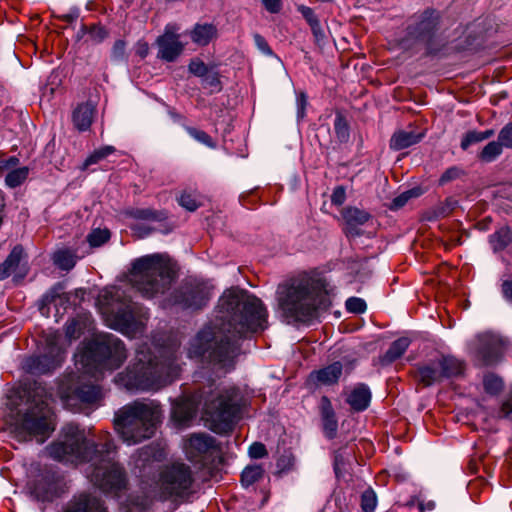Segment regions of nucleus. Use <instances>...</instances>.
Here are the masks:
<instances>
[{"label": "nucleus", "mask_w": 512, "mask_h": 512, "mask_svg": "<svg viewBox=\"0 0 512 512\" xmlns=\"http://www.w3.org/2000/svg\"><path fill=\"white\" fill-rule=\"evenodd\" d=\"M217 307L221 325L201 329L190 340L187 355L190 359L231 369L238 355L233 339L263 329L267 311L258 298L238 288L225 291Z\"/></svg>", "instance_id": "1"}, {"label": "nucleus", "mask_w": 512, "mask_h": 512, "mask_svg": "<svg viewBox=\"0 0 512 512\" xmlns=\"http://www.w3.org/2000/svg\"><path fill=\"white\" fill-rule=\"evenodd\" d=\"M61 436L45 448L49 457L59 462L90 463L88 479L106 494L119 497L128 489L126 470L114 459L116 446L108 432L101 433L96 444L86 438L84 430L70 423L63 427Z\"/></svg>", "instance_id": "2"}, {"label": "nucleus", "mask_w": 512, "mask_h": 512, "mask_svg": "<svg viewBox=\"0 0 512 512\" xmlns=\"http://www.w3.org/2000/svg\"><path fill=\"white\" fill-rule=\"evenodd\" d=\"M276 297L279 310L288 322L309 323L331 305L325 279L310 273L279 284Z\"/></svg>", "instance_id": "3"}, {"label": "nucleus", "mask_w": 512, "mask_h": 512, "mask_svg": "<svg viewBox=\"0 0 512 512\" xmlns=\"http://www.w3.org/2000/svg\"><path fill=\"white\" fill-rule=\"evenodd\" d=\"M179 344L161 347L154 355L144 344L138 347L133 363L117 374L115 383L126 390H156L172 382L180 372Z\"/></svg>", "instance_id": "4"}, {"label": "nucleus", "mask_w": 512, "mask_h": 512, "mask_svg": "<svg viewBox=\"0 0 512 512\" xmlns=\"http://www.w3.org/2000/svg\"><path fill=\"white\" fill-rule=\"evenodd\" d=\"M195 482L191 467L183 462H173L164 466L153 482L142 481L140 495H130L128 505L139 511L146 510L155 501H178L188 498Z\"/></svg>", "instance_id": "5"}, {"label": "nucleus", "mask_w": 512, "mask_h": 512, "mask_svg": "<svg viewBox=\"0 0 512 512\" xmlns=\"http://www.w3.org/2000/svg\"><path fill=\"white\" fill-rule=\"evenodd\" d=\"M100 310L110 328L128 337H136L145 331L149 318L142 305L123 297L119 288L105 289L99 296Z\"/></svg>", "instance_id": "6"}, {"label": "nucleus", "mask_w": 512, "mask_h": 512, "mask_svg": "<svg viewBox=\"0 0 512 512\" xmlns=\"http://www.w3.org/2000/svg\"><path fill=\"white\" fill-rule=\"evenodd\" d=\"M176 273V264L167 254H151L133 262L129 281L144 298L151 299L170 289Z\"/></svg>", "instance_id": "7"}, {"label": "nucleus", "mask_w": 512, "mask_h": 512, "mask_svg": "<svg viewBox=\"0 0 512 512\" xmlns=\"http://www.w3.org/2000/svg\"><path fill=\"white\" fill-rule=\"evenodd\" d=\"M160 416V405L156 401L135 400L115 413L114 427L125 443L138 444L153 436Z\"/></svg>", "instance_id": "8"}, {"label": "nucleus", "mask_w": 512, "mask_h": 512, "mask_svg": "<svg viewBox=\"0 0 512 512\" xmlns=\"http://www.w3.org/2000/svg\"><path fill=\"white\" fill-rule=\"evenodd\" d=\"M124 343L113 334L97 335L86 348L76 354V365L84 374L98 380L105 371L118 369L126 360Z\"/></svg>", "instance_id": "9"}, {"label": "nucleus", "mask_w": 512, "mask_h": 512, "mask_svg": "<svg viewBox=\"0 0 512 512\" xmlns=\"http://www.w3.org/2000/svg\"><path fill=\"white\" fill-rule=\"evenodd\" d=\"M245 405L244 395L238 387L215 389L204 400L202 419L213 432L225 434L233 429Z\"/></svg>", "instance_id": "10"}, {"label": "nucleus", "mask_w": 512, "mask_h": 512, "mask_svg": "<svg viewBox=\"0 0 512 512\" xmlns=\"http://www.w3.org/2000/svg\"><path fill=\"white\" fill-rule=\"evenodd\" d=\"M54 429L53 413L44 401L30 406L12 425L14 437L20 442L36 439L44 443Z\"/></svg>", "instance_id": "11"}, {"label": "nucleus", "mask_w": 512, "mask_h": 512, "mask_svg": "<svg viewBox=\"0 0 512 512\" xmlns=\"http://www.w3.org/2000/svg\"><path fill=\"white\" fill-rule=\"evenodd\" d=\"M440 23V12L435 9H426L414 14L409 19L402 45L408 46L407 42L411 40L424 44L428 54L434 53L433 43L440 29Z\"/></svg>", "instance_id": "12"}, {"label": "nucleus", "mask_w": 512, "mask_h": 512, "mask_svg": "<svg viewBox=\"0 0 512 512\" xmlns=\"http://www.w3.org/2000/svg\"><path fill=\"white\" fill-rule=\"evenodd\" d=\"M184 448L188 460L203 468H210L221 460V448L216 439L208 434L191 435Z\"/></svg>", "instance_id": "13"}, {"label": "nucleus", "mask_w": 512, "mask_h": 512, "mask_svg": "<svg viewBox=\"0 0 512 512\" xmlns=\"http://www.w3.org/2000/svg\"><path fill=\"white\" fill-rule=\"evenodd\" d=\"M59 338L60 335L57 333L50 335L46 340L49 352L38 357L30 358L27 361V367L30 372L43 374L60 365L62 362V351L57 345Z\"/></svg>", "instance_id": "14"}, {"label": "nucleus", "mask_w": 512, "mask_h": 512, "mask_svg": "<svg viewBox=\"0 0 512 512\" xmlns=\"http://www.w3.org/2000/svg\"><path fill=\"white\" fill-rule=\"evenodd\" d=\"M179 27L176 24H167L164 33L156 40L158 46V58L167 61H175L183 52L184 44L180 41Z\"/></svg>", "instance_id": "15"}, {"label": "nucleus", "mask_w": 512, "mask_h": 512, "mask_svg": "<svg viewBox=\"0 0 512 512\" xmlns=\"http://www.w3.org/2000/svg\"><path fill=\"white\" fill-rule=\"evenodd\" d=\"M59 485V478L54 473L46 472L29 483L28 489L37 501L52 502L61 494Z\"/></svg>", "instance_id": "16"}, {"label": "nucleus", "mask_w": 512, "mask_h": 512, "mask_svg": "<svg viewBox=\"0 0 512 512\" xmlns=\"http://www.w3.org/2000/svg\"><path fill=\"white\" fill-rule=\"evenodd\" d=\"M502 355V340L491 333L477 337L475 358L483 366H490L499 361Z\"/></svg>", "instance_id": "17"}, {"label": "nucleus", "mask_w": 512, "mask_h": 512, "mask_svg": "<svg viewBox=\"0 0 512 512\" xmlns=\"http://www.w3.org/2000/svg\"><path fill=\"white\" fill-rule=\"evenodd\" d=\"M210 293L202 284H185L174 296V302L183 308L200 309L206 305Z\"/></svg>", "instance_id": "18"}, {"label": "nucleus", "mask_w": 512, "mask_h": 512, "mask_svg": "<svg viewBox=\"0 0 512 512\" xmlns=\"http://www.w3.org/2000/svg\"><path fill=\"white\" fill-rule=\"evenodd\" d=\"M60 512H108L104 502L89 493L75 495Z\"/></svg>", "instance_id": "19"}, {"label": "nucleus", "mask_w": 512, "mask_h": 512, "mask_svg": "<svg viewBox=\"0 0 512 512\" xmlns=\"http://www.w3.org/2000/svg\"><path fill=\"white\" fill-rule=\"evenodd\" d=\"M342 372V363L336 361L322 369L312 371L308 381L316 386H332L338 383Z\"/></svg>", "instance_id": "20"}, {"label": "nucleus", "mask_w": 512, "mask_h": 512, "mask_svg": "<svg viewBox=\"0 0 512 512\" xmlns=\"http://www.w3.org/2000/svg\"><path fill=\"white\" fill-rule=\"evenodd\" d=\"M102 397L101 389L93 383L80 382V384L71 392L65 395V400L71 402L79 400L84 404H94Z\"/></svg>", "instance_id": "21"}, {"label": "nucleus", "mask_w": 512, "mask_h": 512, "mask_svg": "<svg viewBox=\"0 0 512 512\" xmlns=\"http://www.w3.org/2000/svg\"><path fill=\"white\" fill-rule=\"evenodd\" d=\"M96 107L92 102H84L77 105L72 112V122L74 127L80 131H87L94 120Z\"/></svg>", "instance_id": "22"}, {"label": "nucleus", "mask_w": 512, "mask_h": 512, "mask_svg": "<svg viewBox=\"0 0 512 512\" xmlns=\"http://www.w3.org/2000/svg\"><path fill=\"white\" fill-rule=\"evenodd\" d=\"M322 427L327 438L333 439L337 434L338 422L330 399L322 396L320 400Z\"/></svg>", "instance_id": "23"}, {"label": "nucleus", "mask_w": 512, "mask_h": 512, "mask_svg": "<svg viewBox=\"0 0 512 512\" xmlns=\"http://www.w3.org/2000/svg\"><path fill=\"white\" fill-rule=\"evenodd\" d=\"M342 217L346 224V234L358 236L360 233L357 228L370 219V214L356 207H346L342 211Z\"/></svg>", "instance_id": "24"}, {"label": "nucleus", "mask_w": 512, "mask_h": 512, "mask_svg": "<svg viewBox=\"0 0 512 512\" xmlns=\"http://www.w3.org/2000/svg\"><path fill=\"white\" fill-rule=\"evenodd\" d=\"M196 412V405L192 399L181 398L174 402L172 407V419L180 426L187 425Z\"/></svg>", "instance_id": "25"}, {"label": "nucleus", "mask_w": 512, "mask_h": 512, "mask_svg": "<svg viewBox=\"0 0 512 512\" xmlns=\"http://www.w3.org/2000/svg\"><path fill=\"white\" fill-rule=\"evenodd\" d=\"M346 401L352 410L357 412L364 411L370 404L371 391L366 384H357L349 393Z\"/></svg>", "instance_id": "26"}, {"label": "nucleus", "mask_w": 512, "mask_h": 512, "mask_svg": "<svg viewBox=\"0 0 512 512\" xmlns=\"http://www.w3.org/2000/svg\"><path fill=\"white\" fill-rule=\"evenodd\" d=\"M436 361L440 369L442 379L459 377L464 374L466 364L463 360H460L452 355H447L441 356Z\"/></svg>", "instance_id": "27"}, {"label": "nucleus", "mask_w": 512, "mask_h": 512, "mask_svg": "<svg viewBox=\"0 0 512 512\" xmlns=\"http://www.w3.org/2000/svg\"><path fill=\"white\" fill-rule=\"evenodd\" d=\"M424 134L415 130H399L395 132L390 140V148L393 150H403L421 141Z\"/></svg>", "instance_id": "28"}, {"label": "nucleus", "mask_w": 512, "mask_h": 512, "mask_svg": "<svg viewBox=\"0 0 512 512\" xmlns=\"http://www.w3.org/2000/svg\"><path fill=\"white\" fill-rule=\"evenodd\" d=\"M193 43L199 46L208 45L217 35V28L210 23L196 24L189 32Z\"/></svg>", "instance_id": "29"}, {"label": "nucleus", "mask_w": 512, "mask_h": 512, "mask_svg": "<svg viewBox=\"0 0 512 512\" xmlns=\"http://www.w3.org/2000/svg\"><path fill=\"white\" fill-rule=\"evenodd\" d=\"M24 250L21 245H16L3 263L0 264V280L11 275L16 270L23 258Z\"/></svg>", "instance_id": "30"}, {"label": "nucleus", "mask_w": 512, "mask_h": 512, "mask_svg": "<svg viewBox=\"0 0 512 512\" xmlns=\"http://www.w3.org/2000/svg\"><path fill=\"white\" fill-rule=\"evenodd\" d=\"M410 339L401 337L390 345L386 353L381 357L380 361L383 365H389L399 359L408 349Z\"/></svg>", "instance_id": "31"}, {"label": "nucleus", "mask_w": 512, "mask_h": 512, "mask_svg": "<svg viewBox=\"0 0 512 512\" xmlns=\"http://www.w3.org/2000/svg\"><path fill=\"white\" fill-rule=\"evenodd\" d=\"M417 378L424 386H431L434 383L442 381L440 369L437 365V361L431 365H424L418 368Z\"/></svg>", "instance_id": "32"}, {"label": "nucleus", "mask_w": 512, "mask_h": 512, "mask_svg": "<svg viewBox=\"0 0 512 512\" xmlns=\"http://www.w3.org/2000/svg\"><path fill=\"white\" fill-rule=\"evenodd\" d=\"M512 241V234L508 227L504 226L495 231L489 237V242L494 251L504 250Z\"/></svg>", "instance_id": "33"}, {"label": "nucleus", "mask_w": 512, "mask_h": 512, "mask_svg": "<svg viewBox=\"0 0 512 512\" xmlns=\"http://www.w3.org/2000/svg\"><path fill=\"white\" fill-rule=\"evenodd\" d=\"M127 214L135 219L150 221H163L167 217L165 212L151 208H134L129 210Z\"/></svg>", "instance_id": "34"}, {"label": "nucleus", "mask_w": 512, "mask_h": 512, "mask_svg": "<svg viewBox=\"0 0 512 512\" xmlns=\"http://www.w3.org/2000/svg\"><path fill=\"white\" fill-rule=\"evenodd\" d=\"M65 287L63 283H57L54 285L50 291L45 295L44 300L51 304L53 303L55 306L64 305L69 302L70 294L64 291Z\"/></svg>", "instance_id": "35"}, {"label": "nucleus", "mask_w": 512, "mask_h": 512, "mask_svg": "<svg viewBox=\"0 0 512 512\" xmlns=\"http://www.w3.org/2000/svg\"><path fill=\"white\" fill-rule=\"evenodd\" d=\"M178 203L186 210L193 212L200 207L201 200L197 191L183 190L178 197Z\"/></svg>", "instance_id": "36"}, {"label": "nucleus", "mask_w": 512, "mask_h": 512, "mask_svg": "<svg viewBox=\"0 0 512 512\" xmlns=\"http://www.w3.org/2000/svg\"><path fill=\"white\" fill-rule=\"evenodd\" d=\"M503 151V147L501 146V143L498 141H491L487 143L481 152L478 154V158L480 161L485 163H490L496 160Z\"/></svg>", "instance_id": "37"}, {"label": "nucleus", "mask_w": 512, "mask_h": 512, "mask_svg": "<svg viewBox=\"0 0 512 512\" xmlns=\"http://www.w3.org/2000/svg\"><path fill=\"white\" fill-rule=\"evenodd\" d=\"M53 262L60 269L67 271L72 269L76 264L75 256L69 250H59L55 252Z\"/></svg>", "instance_id": "38"}, {"label": "nucleus", "mask_w": 512, "mask_h": 512, "mask_svg": "<svg viewBox=\"0 0 512 512\" xmlns=\"http://www.w3.org/2000/svg\"><path fill=\"white\" fill-rule=\"evenodd\" d=\"M264 474V469L261 465L247 466L241 474V482L244 486L248 487L255 482L259 481Z\"/></svg>", "instance_id": "39"}, {"label": "nucleus", "mask_w": 512, "mask_h": 512, "mask_svg": "<svg viewBox=\"0 0 512 512\" xmlns=\"http://www.w3.org/2000/svg\"><path fill=\"white\" fill-rule=\"evenodd\" d=\"M29 175L28 167H20L11 170L5 177V183L10 188H16L23 184Z\"/></svg>", "instance_id": "40"}, {"label": "nucleus", "mask_w": 512, "mask_h": 512, "mask_svg": "<svg viewBox=\"0 0 512 512\" xmlns=\"http://www.w3.org/2000/svg\"><path fill=\"white\" fill-rule=\"evenodd\" d=\"M115 150V147L111 145H106L94 150L84 161L83 169L88 168L90 165L99 163L109 155L113 154Z\"/></svg>", "instance_id": "41"}, {"label": "nucleus", "mask_w": 512, "mask_h": 512, "mask_svg": "<svg viewBox=\"0 0 512 512\" xmlns=\"http://www.w3.org/2000/svg\"><path fill=\"white\" fill-rule=\"evenodd\" d=\"M484 390L491 395L499 394L503 387L504 382L501 377L494 373H488L484 376L483 379Z\"/></svg>", "instance_id": "42"}, {"label": "nucleus", "mask_w": 512, "mask_h": 512, "mask_svg": "<svg viewBox=\"0 0 512 512\" xmlns=\"http://www.w3.org/2000/svg\"><path fill=\"white\" fill-rule=\"evenodd\" d=\"M110 231L108 229H93L88 235H87V241L90 244L91 247H100L110 239Z\"/></svg>", "instance_id": "43"}, {"label": "nucleus", "mask_w": 512, "mask_h": 512, "mask_svg": "<svg viewBox=\"0 0 512 512\" xmlns=\"http://www.w3.org/2000/svg\"><path fill=\"white\" fill-rule=\"evenodd\" d=\"M83 324L79 319H72L65 325V335L69 342L78 339L83 333Z\"/></svg>", "instance_id": "44"}, {"label": "nucleus", "mask_w": 512, "mask_h": 512, "mask_svg": "<svg viewBox=\"0 0 512 512\" xmlns=\"http://www.w3.org/2000/svg\"><path fill=\"white\" fill-rule=\"evenodd\" d=\"M187 133L194 138L196 141L202 143L203 145L209 148H215L216 143L213 141L210 135H208L205 131L194 128V127H186Z\"/></svg>", "instance_id": "45"}, {"label": "nucleus", "mask_w": 512, "mask_h": 512, "mask_svg": "<svg viewBox=\"0 0 512 512\" xmlns=\"http://www.w3.org/2000/svg\"><path fill=\"white\" fill-rule=\"evenodd\" d=\"M334 130L340 141H346L349 137V127L344 116L337 115L334 121Z\"/></svg>", "instance_id": "46"}, {"label": "nucleus", "mask_w": 512, "mask_h": 512, "mask_svg": "<svg viewBox=\"0 0 512 512\" xmlns=\"http://www.w3.org/2000/svg\"><path fill=\"white\" fill-rule=\"evenodd\" d=\"M188 70L191 74L201 78H204L210 72L208 66L199 58L190 61Z\"/></svg>", "instance_id": "47"}, {"label": "nucleus", "mask_w": 512, "mask_h": 512, "mask_svg": "<svg viewBox=\"0 0 512 512\" xmlns=\"http://www.w3.org/2000/svg\"><path fill=\"white\" fill-rule=\"evenodd\" d=\"M377 498L372 490H366L361 496V507L364 512H374Z\"/></svg>", "instance_id": "48"}, {"label": "nucleus", "mask_w": 512, "mask_h": 512, "mask_svg": "<svg viewBox=\"0 0 512 512\" xmlns=\"http://www.w3.org/2000/svg\"><path fill=\"white\" fill-rule=\"evenodd\" d=\"M89 39L94 43L102 42L108 35L106 29L100 24H92L88 26Z\"/></svg>", "instance_id": "49"}, {"label": "nucleus", "mask_w": 512, "mask_h": 512, "mask_svg": "<svg viewBox=\"0 0 512 512\" xmlns=\"http://www.w3.org/2000/svg\"><path fill=\"white\" fill-rule=\"evenodd\" d=\"M203 82L206 87L211 89V92H219L222 89L219 73L210 71L204 78Z\"/></svg>", "instance_id": "50"}, {"label": "nucleus", "mask_w": 512, "mask_h": 512, "mask_svg": "<svg viewBox=\"0 0 512 512\" xmlns=\"http://www.w3.org/2000/svg\"><path fill=\"white\" fill-rule=\"evenodd\" d=\"M418 196L415 190H407L397 197H395L391 203L390 208L393 210H397L402 208L406 203L413 197Z\"/></svg>", "instance_id": "51"}, {"label": "nucleus", "mask_w": 512, "mask_h": 512, "mask_svg": "<svg viewBox=\"0 0 512 512\" xmlns=\"http://www.w3.org/2000/svg\"><path fill=\"white\" fill-rule=\"evenodd\" d=\"M502 147L512 148V122L506 124L498 134V140Z\"/></svg>", "instance_id": "52"}, {"label": "nucleus", "mask_w": 512, "mask_h": 512, "mask_svg": "<svg viewBox=\"0 0 512 512\" xmlns=\"http://www.w3.org/2000/svg\"><path fill=\"white\" fill-rule=\"evenodd\" d=\"M481 135L477 130H470L462 137L460 147L467 150L471 145L482 142Z\"/></svg>", "instance_id": "53"}, {"label": "nucleus", "mask_w": 512, "mask_h": 512, "mask_svg": "<svg viewBox=\"0 0 512 512\" xmlns=\"http://www.w3.org/2000/svg\"><path fill=\"white\" fill-rule=\"evenodd\" d=\"M512 416V386L509 388L505 397L502 400L499 417L501 418H509Z\"/></svg>", "instance_id": "54"}, {"label": "nucleus", "mask_w": 512, "mask_h": 512, "mask_svg": "<svg viewBox=\"0 0 512 512\" xmlns=\"http://www.w3.org/2000/svg\"><path fill=\"white\" fill-rule=\"evenodd\" d=\"M346 309L352 313H363L366 310V303L363 299L351 297L346 301Z\"/></svg>", "instance_id": "55"}, {"label": "nucleus", "mask_w": 512, "mask_h": 512, "mask_svg": "<svg viewBox=\"0 0 512 512\" xmlns=\"http://www.w3.org/2000/svg\"><path fill=\"white\" fill-rule=\"evenodd\" d=\"M297 10L301 13L310 27L320 22L312 8L305 5H300L297 7Z\"/></svg>", "instance_id": "56"}, {"label": "nucleus", "mask_w": 512, "mask_h": 512, "mask_svg": "<svg viewBox=\"0 0 512 512\" xmlns=\"http://www.w3.org/2000/svg\"><path fill=\"white\" fill-rule=\"evenodd\" d=\"M267 455L266 447L261 442H254L249 447V456L254 459H260Z\"/></svg>", "instance_id": "57"}, {"label": "nucleus", "mask_w": 512, "mask_h": 512, "mask_svg": "<svg viewBox=\"0 0 512 512\" xmlns=\"http://www.w3.org/2000/svg\"><path fill=\"white\" fill-rule=\"evenodd\" d=\"M19 158L16 156L6 157L4 153H0V173L9 168L18 166Z\"/></svg>", "instance_id": "58"}, {"label": "nucleus", "mask_w": 512, "mask_h": 512, "mask_svg": "<svg viewBox=\"0 0 512 512\" xmlns=\"http://www.w3.org/2000/svg\"><path fill=\"white\" fill-rule=\"evenodd\" d=\"M253 38H254V42H255L256 47L263 54H265V55H272L273 54L272 49L270 48V46L267 43L266 39L262 35L256 33V34H254Z\"/></svg>", "instance_id": "59"}, {"label": "nucleus", "mask_w": 512, "mask_h": 512, "mask_svg": "<svg viewBox=\"0 0 512 512\" xmlns=\"http://www.w3.org/2000/svg\"><path fill=\"white\" fill-rule=\"evenodd\" d=\"M346 192L343 186H337L331 195V202L334 205L340 206L345 202Z\"/></svg>", "instance_id": "60"}, {"label": "nucleus", "mask_w": 512, "mask_h": 512, "mask_svg": "<svg viewBox=\"0 0 512 512\" xmlns=\"http://www.w3.org/2000/svg\"><path fill=\"white\" fill-rule=\"evenodd\" d=\"M265 9L272 13H279L282 9V0H261Z\"/></svg>", "instance_id": "61"}, {"label": "nucleus", "mask_w": 512, "mask_h": 512, "mask_svg": "<svg viewBox=\"0 0 512 512\" xmlns=\"http://www.w3.org/2000/svg\"><path fill=\"white\" fill-rule=\"evenodd\" d=\"M459 174H460L459 169H457L455 167L449 168L440 177V183L445 184L451 180H454L459 176Z\"/></svg>", "instance_id": "62"}, {"label": "nucleus", "mask_w": 512, "mask_h": 512, "mask_svg": "<svg viewBox=\"0 0 512 512\" xmlns=\"http://www.w3.org/2000/svg\"><path fill=\"white\" fill-rule=\"evenodd\" d=\"M316 42H320L325 38L324 31L320 22L310 27Z\"/></svg>", "instance_id": "63"}, {"label": "nucleus", "mask_w": 512, "mask_h": 512, "mask_svg": "<svg viewBox=\"0 0 512 512\" xmlns=\"http://www.w3.org/2000/svg\"><path fill=\"white\" fill-rule=\"evenodd\" d=\"M502 293L505 299L512 302V281L505 280L502 283Z\"/></svg>", "instance_id": "64"}]
</instances>
